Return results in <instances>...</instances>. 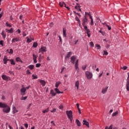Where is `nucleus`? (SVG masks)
Masks as SVG:
<instances>
[{"label": "nucleus", "instance_id": "nucleus-43", "mask_svg": "<svg viewBox=\"0 0 129 129\" xmlns=\"http://www.w3.org/2000/svg\"><path fill=\"white\" fill-rule=\"evenodd\" d=\"M28 97L25 96V97H22L21 99V100H26V99Z\"/></svg>", "mask_w": 129, "mask_h": 129}, {"label": "nucleus", "instance_id": "nucleus-46", "mask_svg": "<svg viewBox=\"0 0 129 129\" xmlns=\"http://www.w3.org/2000/svg\"><path fill=\"white\" fill-rule=\"evenodd\" d=\"M103 55H108V52L106 50H104Z\"/></svg>", "mask_w": 129, "mask_h": 129}, {"label": "nucleus", "instance_id": "nucleus-51", "mask_svg": "<svg viewBox=\"0 0 129 129\" xmlns=\"http://www.w3.org/2000/svg\"><path fill=\"white\" fill-rule=\"evenodd\" d=\"M87 67V66L86 65H85V66H83L82 68L83 70H85V69H86Z\"/></svg>", "mask_w": 129, "mask_h": 129}, {"label": "nucleus", "instance_id": "nucleus-5", "mask_svg": "<svg viewBox=\"0 0 129 129\" xmlns=\"http://www.w3.org/2000/svg\"><path fill=\"white\" fill-rule=\"evenodd\" d=\"M128 77L126 79V89L129 91V73H127Z\"/></svg>", "mask_w": 129, "mask_h": 129}, {"label": "nucleus", "instance_id": "nucleus-32", "mask_svg": "<svg viewBox=\"0 0 129 129\" xmlns=\"http://www.w3.org/2000/svg\"><path fill=\"white\" fill-rule=\"evenodd\" d=\"M72 55V52H69V53L67 55L66 58H70V56Z\"/></svg>", "mask_w": 129, "mask_h": 129}, {"label": "nucleus", "instance_id": "nucleus-20", "mask_svg": "<svg viewBox=\"0 0 129 129\" xmlns=\"http://www.w3.org/2000/svg\"><path fill=\"white\" fill-rule=\"evenodd\" d=\"M84 30H85L87 34L90 33V30L87 28V26H84Z\"/></svg>", "mask_w": 129, "mask_h": 129}, {"label": "nucleus", "instance_id": "nucleus-14", "mask_svg": "<svg viewBox=\"0 0 129 129\" xmlns=\"http://www.w3.org/2000/svg\"><path fill=\"white\" fill-rule=\"evenodd\" d=\"M77 6L75 7V9H76V10H77L78 12H81V13H82L81 9H80V5H79V4H77Z\"/></svg>", "mask_w": 129, "mask_h": 129}, {"label": "nucleus", "instance_id": "nucleus-19", "mask_svg": "<svg viewBox=\"0 0 129 129\" xmlns=\"http://www.w3.org/2000/svg\"><path fill=\"white\" fill-rule=\"evenodd\" d=\"M40 83L42 85V86H45L46 85V82L43 80H40L39 81Z\"/></svg>", "mask_w": 129, "mask_h": 129}, {"label": "nucleus", "instance_id": "nucleus-63", "mask_svg": "<svg viewBox=\"0 0 129 129\" xmlns=\"http://www.w3.org/2000/svg\"><path fill=\"white\" fill-rule=\"evenodd\" d=\"M77 108H78V110L80 109V108H79V103L77 104Z\"/></svg>", "mask_w": 129, "mask_h": 129}, {"label": "nucleus", "instance_id": "nucleus-57", "mask_svg": "<svg viewBox=\"0 0 129 129\" xmlns=\"http://www.w3.org/2000/svg\"><path fill=\"white\" fill-rule=\"evenodd\" d=\"M65 68H62V69H61V72H60V73H63V71H64V70H65Z\"/></svg>", "mask_w": 129, "mask_h": 129}, {"label": "nucleus", "instance_id": "nucleus-61", "mask_svg": "<svg viewBox=\"0 0 129 129\" xmlns=\"http://www.w3.org/2000/svg\"><path fill=\"white\" fill-rule=\"evenodd\" d=\"M51 112H56V109L55 108L53 109V110H51Z\"/></svg>", "mask_w": 129, "mask_h": 129}, {"label": "nucleus", "instance_id": "nucleus-1", "mask_svg": "<svg viewBox=\"0 0 129 129\" xmlns=\"http://www.w3.org/2000/svg\"><path fill=\"white\" fill-rule=\"evenodd\" d=\"M85 75L88 79H91L92 78V73L88 71L85 72Z\"/></svg>", "mask_w": 129, "mask_h": 129}, {"label": "nucleus", "instance_id": "nucleus-11", "mask_svg": "<svg viewBox=\"0 0 129 129\" xmlns=\"http://www.w3.org/2000/svg\"><path fill=\"white\" fill-rule=\"evenodd\" d=\"M37 58H38V56L36 54H33V59L34 63H37Z\"/></svg>", "mask_w": 129, "mask_h": 129}, {"label": "nucleus", "instance_id": "nucleus-26", "mask_svg": "<svg viewBox=\"0 0 129 129\" xmlns=\"http://www.w3.org/2000/svg\"><path fill=\"white\" fill-rule=\"evenodd\" d=\"M16 62H21V63L23 62L22 60H21V58H20V57H16Z\"/></svg>", "mask_w": 129, "mask_h": 129}, {"label": "nucleus", "instance_id": "nucleus-38", "mask_svg": "<svg viewBox=\"0 0 129 129\" xmlns=\"http://www.w3.org/2000/svg\"><path fill=\"white\" fill-rule=\"evenodd\" d=\"M33 46L34 48H37V47H38V43H37V42H34V43H33Z\"/></svg>", "mask_w": 129, "mask_h": 129}, {"label": "nucleus", "instance_id": "nucleus-49", "mask_svg": "<svg viewBox=\"0 0 129 129\" xmlns=\"http://www.w3.org/2000/svg\"><path fill=\"white\" fill-rule=\"evenodd\" d=\"M41 67V64L40 63H37L36 64V67L37 68H39V67Z\"/></svg>", "mask_w": 129, "mask_h": 129}, {"label": "nucleus", "instance_id": "nucleus-52", "mask_svg": "<svg viewBox=\"0 0 129 129\" xmlns=\"http://www.w3.org/2000/svg\"><path fill=\"white\" fill-rule=\"evenodd\" d=\"M91 14H90V13H87V12H85V16L86 17V16H90Z\"/></svg>", "mask_w": 129, "mask_h": 129}, {"label": "nucleus", "instance_id": "nucleus-50", "mask_svg": "<svg viewBox=\"0 0 129 129\" xmlns=\"http://www.w3.org/2000/svg\"><path fill=\"white\" fill-rule=\"evenodd\" d=\"M32 77H33L32 79H37V78H38V77H37V76H35L34 75H32Z\"/></svg>", "mask_w": 129, "mask_h": 129}, {"label": "nucleus", "instance_id": "nucleus-27", "mask_svg": "<svg viewBox=\"0 0 129 129\" xmlns=\"http://www.w3.org/2000/svg\"><path fill=\"white\" fill-rule=\"evenodd\" d=\"M50 94H51L52 96H56V93L54 92V90H51Z\"/></svg>", "mask_w": 129, "mask_h": 129}, {"label": "nucleus", "instance_id": "nucleus-25", "mask_svg": "<svg viewBox=\"0 0 129 129\" xmlns=\"http://www.w3.org/2000/svg\"><path fill=\"white\" fill-rule=\"evenodd\" d=\"M1 35L3 36V37L4 39H6V37H7V34H6V33H5L4 31H3L1 33Z\"/></svg>", "mask_w": 129, "mask_h": 129}, {"label": "nucleus", "instance_id": "nucleus-21", "mask_svg": "<svg viewBox=\"0 0 129 129\" xmlns=\"http://www.w3.org/2000/svg\"><path fill=\"white\" fill-rule=\"evenodd\" d=\"M2 77L4 80H9V77L6 75H3Z\"/></svg>", "mask_w": 129, "mask_h": 129}, {"label": "nucleus", "instance_id": "nucleus-33", "mask_svg": "<svg viewBox=\"0 0 129 129\" xmlns=\"http://www.w3.org/2000/svg\"><path fill=\"white\" fill-rule=\"evenodd\" d=\"M95 46L98 50H100V49H101V46H100L99 44H96Z\"/></svg>", "mask_w": 129, "mask_h": 129}, {"label": "nucleus", "instance_id": "nucleus-9", "mask_svg": "<svg viewBox=\"0 0 129 129\" xmlns=\"http://www.w3.org/2000/svg\"><path fill=\"white\" fill-rule=\"evenodd\" d=\"M76 60V56H73L71 57V62L73 64H74L75 63V60Z\"/></svg>", "mask_w": 129, "mask_h": 129}, {"label": "nucleus", "instance_id": "nucleus-2", "mask_svg": "<svg viewBox=\"0 0 129 129\" xmlns=\"http://www.w3.org/2000/svg\"><path fill=\"white\" fill-rule=\"evenodd\" d=\"M10 111L11 108H10V106H8V105H7L5 108L3 109V111L4 112H6V113H9V112H10Z\"/></svg>", "mask_w": 129, "mask_h": 129}, {"label": "nucleus", "instance_id": "nucleus-56", "mask_svg": "<svg viewBox=\"0 0 129 129\" xmlns=\"http://www.w3.org/2000/svg\"><path fill=\"white\" fill-rule=\"evenodd\" d=\"M59 42H62V38L60 36V35L58 36Z\"/></svg>", "mask_w": 129, "mask_h": 129}, {"label": "nucleus", "instance_id": "nucleus-18", "mask_svg": "<svg viewBox=\"0 0 129 129\" xmlns=\"http://www.w3.org/2000/svg\"><path fill=\"white\" fill-rule=\"evenodd\" d=\"M43 58H44V56L42 55V54H39V58H38L39 62H42V60L43 59Z\"/></svg>", "mask_w": 129, "mask_h": 129}, {"label": "nucleus", "instance_id": "nucleus-34", "mask_svg": "<svg viewBox=\"0 0 129 129\" xmlns=\"http://www.w3.org/2000/svg\"><path fill=\"white\" fill-rule=\"evenodd\" d=\"M54 90L55 92L57 93V94H60V91L59 90V89H58L57 88H55Z\"/></svg>", "mask_w": 129, "mask_h": 129}, {"label": "nucleus", "instance_id": "nucleus-40", "mask_svg": "<svg viewBox=\"0 0 129 129\" xmlns=\"http://www.w3.org/2000/svg\"><path fill=\"white\" fill-rule=\"evenodd\" d=\"M75 19L76 21L78 22V23H80L81 22V21H80V20H79V18L77 16L76 17Z\"/></svg>", "mask_w": 129, "mask_h": 129}, {"label": "nucleus", "instance_id": "nucleus-10", "mask_svg": "<svg viewBox=\"0 0 129 129\" xmlns=\"http://www.w3.org/2000/svg\"><path fill=\"white\" fill-rule=\"evenodd\" d=\"M107 89H108V87L102 88L101 93H102V94H105V93H106V92L107 91Z\"/></svg>", "mask_w": 129, "mask_h": 129}, {"label": "nucleus", "instance_id": "nucleus-55", "mask_svg": "<svg viewBox=\"0 0 129 129\" xmlns=\"http://www.w3.org/2000/svg\"><path fill=\"white\" fill-rule=\"evenodd\" d=\"M24 126L26 127V128H28L29 125L28 124V123H25Z\"/></svg>", "mask_w": 129, "mask_h": 129}, {"label": "nucleus", "instance_id": "nucleus-64", "mask_svg": "<svg viewBox=\"0 0 129 129\" xmlns=\"http://www.w3.org/2000/svg\"><path fill=\"white\" fill-rule=\"evenodd\" d=\"M112 126H113V125H112V124H111V125L109 127V128H108V129H112Z\"/></svg>", "mask_w": 129, "mask_h": 129}, {"label": "nucleus", "instance_id": "nucleus-47", "mask_svg": "<svg viewBox=\"0 0 129 129\" xmlns=\"http://www.w3.org/2000/svg\"><path fill=\"white\" fill-rule=\"evenodd\" d=\"M90 45L91 47H94V44L93 43V42H90Z\"/></svg>", "mask_w": 129, "mask_h": 129}, {"label": "nucleus", "instance_id": "nucleus-4", "mask_svg": "<svg viewBox=\"0 0 129 129\" xmlns=\"http://www.w3.org/2000/svg\"><path fill=\"white\" fill-rule=\"evenodd\" d=\"M22 88L20 90V92L21 93V95H25L26 94V91H27V89L24 87V86H22Z\"/></svg>", "mask_w": 129, "mask_h": 129}, {"label": "nucleus", "instance_id": "nucleus-48", "mask_svg": "<svg viewBox=\"0 0 129 129\" xmlns=\"http://www.w3.org/2000/svg\"><path fill=\"white\" fill-rule=\"evenodd\" d=\"M0 45H1L2 46V47H4V41L3 40L0 41Z\"/></svg>", "mask_w": 129, "mask_h": 129}, {"label": "nucleus", "instance_id": "nucleus-59", "mask_svg": "<svg viewBox=\"0 0 129 129\" xmlns=\"http://www.w3.org/2000/svg\"><path fill=\"white\" fill-rule=\"evenodd\" d=\"M127 69V67H123V68H122V69H123V70H126Z\"/></svg>", "mask_w": 129, "mask_h": 129}, {"label": "nucleus", "instance_id": "nucleus-58", "mask_svg": "<svg viewBox=\"0 0 129 129\" xmlns=\"http://www.w3.org/2000/svg\"><path fill=\"white\" fill-rule=\"evenodd\" d=\"M4 15V12H2L1 14H0V19L2 18V17H3V15Z\"/></svg>", "mask_w": 129, "mask_h": 129}, {"label": "nucleus", "instance_id": "nucleus-62", "mask_svg": "<svg viewBox=\"0 0 129 129\" xmlns=\"http://www.w3.org/2000/svg\"><path fill=\"white\" fill-rule=\"evenodd\" d=\"M51 123L52 124V125H53V126H55V123H54V121H51Z\"/></svg>", "mask_w": 129, "mask_h": 129}, {"label": "nucleus", "instance_id": "nucleus-29", "mask_svg": "<svg viewBox=\"0 0 129 129\" xmlns=\"http://www.w3.org/2000/svg\"><path fill=\"white\" fill-rule=\"evenodd\" d=\"M13 113H17V112H18V110H17V108H16V107H14L13 108Z\"/></svg>", "mask_w": 129, "mask_h": 129}, {"label": "nucleus", "instance_id": "nucleus-36", "mask_svg": "<svg viewBox=\"0 0 129 129\" xmlns=\"http://www.w3.org/2000/svg\"><path fill=\"white\" fill-rule=\"evenodd\" d=\"M60 83H61L60 82H57L55 83V87H56V88H58V87L60 85Z\"/></svg>", "mask_w": 129, "mask_h": 129}, {"label": "nucleus", "instance_id": "nucleus-42", "mask_svg": "<svg viewBox=\"0 0 129 129\" xmlns=\"http://www.w3.org/2000/svg\"><path fill=\"white\" fill-rule=\"evenodd\" d=\"M117 113H118V112L116 111L112 114V116H115V115H117Z\"/></svg>", "mask_w": 129, "mask_h": 129}, {"label": "nucleus", "instance_id": "nucleus-44", "mask_svg": "<svg viewBox=\"0 0 129 129\" xmlns=\"http://www.w3.org/2000/svg\"><path fill=\"white\" fill-rule=\"evenodd\" d=\"M90 25L91 26H93L94 25V23H93V19H91Z\"/></svg>", "mask_w": 129, "mask_h": 129}, {"label": "nucleus", "instance_id": "nucleus-3", "mask_svg": "<svg viewBox=\"0 0 129 129\" xmlns=\"http://www.w3.org/2000/svg\"><path fill=\"white\" fill-rule=\"evenodd\" d=\"M82 25L83 26V27H84V26H85V24H88V22L87 20V18H86V16H84V17L83 18V20H82Z\"/></svg>", "mask_w": 129, "mask_h": 129}, {"label": "nucleus", "instance_id": "nucleus-30", "mask_svg": "<svg viewBox=\"0 0 129 129\" xmlns=\"http://www.w3.org/2000/svg\"><path fill=\"white\" fill-rule=\"evenodd\" d=\"M59 6L60 7H63V6H64V7H66V4L64 2H62V3L59 2Z\"/></svg>", "mask_w": 129, "mask_h": 129}, {"label": "nucleus", "instance_id": "nucleus-17", "mask_svg": "<svg viewBox=\"0 0 129 129\" xmlns=\"http://www.w3.org/2000/svg\"><path fill=\"white\" fill-rule=\"evenodd\" d=\"M7 104L0 102V107L1 108H5L7 106Z\"/></svg>", "mask_w": 129, "mask_h": 129}, {"label": "nucleus", "instance_id": "nucleus-60", "mask_svg": "<svg viewBox=\"0 0 129 129\" xmlns=\"http://www.w3.org/2000/svg\"><path fill=\"white\" fill-rule=\"evenodd\" d=\"M59 109H63V105H61L59 106Z\"/></svg>", "mask_w": 129, "mask_h": 129}, {"label": "nucleus", "instance_id": "nucleus-39", "mask_svg": "<svg viewBox=\"0 0 129 129\" xmlns=\"http://www.w3.org/2000/svg\"><path fill=\"white\" fill-rule=\"evenodd\" d=\"M49 111V108L43 110L42 111L43 113H46V112H48Z\"/></svg>", "mask_w": 129, "mask_h": 129}, {"label": "nucleus", "instance_id": "nucleus-13", "mask_svg": "<svg viewBox=\"0 0 129 129\" xmlns=\"http://www.w3.org/2000/svg\"><path fill=\"white\" fill-rule=\"evenodd\" d=\"M19 41H20V38L16 37L12 39V43H16V42H19Z\"/></svg>", "mask_w": 129, "mask_h": 129}, {"label": "nucleus", "instance_id": "nucleus-41", "mask_svg": "<svg viewBox=\"0 0 129 129\" xmlns=\"http://www.w3.org/2000/svg\"><path fill=\"white\" fill-rule=\"evenodd\" d=\"M6 25L7 26V27H9V28H11L12 27V25H11V24H9V22H6Z\"/></svg>", "mask_w": 129, "mask_h": 129}, {"label": "nucleus", "instance_id": "nucleus-24", "mask_svg": "<svg viewBox=\"0 0 129 129\" xmlns=\"http://www.w3.org/2000/svg\"><path fill=\"white\" fill-rule=\"evenodd\" d=\"M75 86L77 87V89H79V81H77V82H76Z\"/></svg>", "mask_w": 129, "mask_h": 129}, {"label": "nucleus", "instance_id": "nucleus-12", "mask_svg": "<svg viewBox=\"0 0 129 129\" xmlns=\"http://www.w3.org/2000/svg\"><path fill=\"white\" fill-rule=\"evenodd\" d=\"M83 124L86 125L87 127H89V122L88 121H87L86 120H83Z\"/></svg>", "mask_w": 129, "mask_h": 129}, {"label": "nucleus", "instance_id": "nucleus-28", "mask_svg": "<svg viewBox=\"0 0 129 129\" xmlns=\"http://www.w3.org/2000/svg\"><path fill=\"white\" fill-rule=\"evenodd\" d=\"M34 65L33 64H31V65H29L27 68H29V69H30V70H33V69H34Z\"/></svg>", "mask_w": 129, "mask_h": 129}, {"label": "nucleus", "instance_id": "nucleus-16", "mask_svg": "<svg viewBox=\"0 0 129 129\" xmlns=\"http://www.w3.org/2000/svg\"><path fill=\"white\" fill-rule=\"evenodd\" d=\"M3 62H4V64H7L8 62V56H7V55H5L4 56L3 59Z\"/></svg>", "mask_w": 129, "mask_h": 129}, {"label": "nucleus", "instance_id": "nucleus-37", "mask_svg": "<svg viewBox=\"0 0 129 129\" xmlns=\"http://www.w3.org/2000/svg\"><path fill=\"white\" fill-rule=\"evenodd\" d=\"M73 43L75 44V45H77V43H78V39H74V40H73Z\"/></svg>", "mask_w": 129, "mask_h": 129}, {"label": "nucleus", "instance_id": "nucleus-23", "mask_svg": "<svg viewBox=\"0 0 129 129\" xmlns=\"http://www.w3.org/2000/svg\"><path fill=\"white\" fill-rule=\"evenodd\" d=\"M63 37L66 38V29L63 28Z\"/></svg>", "mask_w": 129, "mask_h": 129}, {"label": "nucleus", "instance_id": "nucleus-45", "mask_svg": "<svg viewBox=\"0 0 129 129\" xmlns=\"http://www.w3.org/2000/svg\"><path fill=\"white\" fill-rule=\"evenodd\" d=\"M106 26L107 27V28H108L109 31H110V30H111V27H110L109 25L106 24Z\"/></svg>", "mask_w": 129, "mask_h": 129}, {"label": "nucleus", "instance_id": "nucleus-8", "mask_svg": "<svg viewBox=\"0 0 129 129\" xmlns=\"http://www.w3.org/2000/svg\"><path fill=\"white\" fill-rule=\"evenodd\" d=\"M72 113H73L72 111L71 110L66 111V114H67L69 118L70 117H73V115H72Z\"/></svg>", "mask_w": 129, "mask_h": 129}, {"label": "nucleus", "instance_id": "nucleus-15", "mask_svg": "<svg viewBox=\"0 0 129 129\" xmlns=\"http://www.w3.org/2000/svg\"><path fill=\"white\" fill-rule=\"evenodd\" d=\"M6 31L7 33H9L10 34H12V33H14V29L13 28H11L10 30L6 29Z\"/></svg>", "mask_w": 129, "mask_h": 129}, {"label": "nucleus", "instance_id": "nucleus-7", "mask_svg": "<svg viewBox=\"0 0 129 129\" xmlns=\"http://www.w3.org/2000/svg\"><path fill=\"white\" fill-rule=\"evenodd\" d=\"M46 47L42 46L39 50V53H42V54H44V52H46Z\"/></svg>", "mask_w": 129, "mask_h": 129}, {"label": "nucleus", "instance_id": "nucleus-53", "mask_svg": "<svg viewBox=\"0 0 129 129\" xmlns=\"http://www.w3.org/2000/svg\"><path fill=\"white\" fill-rule=\"evenodd\" d=\"M9 53L10 54H13L14 53V50H13V49H10Z\"/></svg>", "mask_w": 129, "mask_h": 129}, {"label": "nucleus", "instance_id": "nucleus-54", "mask_svg": "<svg viewBox=\"0 0 129 129\" xmlns=\"http://www.w3.org/2000/svg\"><path fill=\"white\" fill-rule=\"evenodd\" d=\"M26 73H27V74H31V72H30V70H27V71H26Z\"/></svg>", "mask_w": 129, "mask_h": 129}, {"label": "nucleus", "instance_id": "nucleus-22", "mask_svg": "<svg viewBox=\"0 0 129 129\" xmlns=\"http://www.w3.org/2000/svg\"><path fill=\"white\" fill-rule=\"evenodd\" d=\"M76 122L78 126H81V122H80V121H79V120L77 119L76 120Z\"/></svg>", "mask_w": 129, "mask_h": 129}, {"label": "nucleus", "instance_id": "nucleus-31", "mask_svg": "<svg viewBox=\"0 0 129 129\" xmlns=\"http://www.w3.org/2000/svg\"><path fill=\"white\" fill-rule=\"evenodd\" d=\"M99 32L102 35V36H105V32L102 31L101 29Z\"/></svg>", "mask_w": 129, "mask_h": 129}, {"label": "nucleus", "instance_id": "nucleus-6", "mask_svg": "<svg viewBox=\"0 0 129 129\" xmlns=\"http://www.w3.org/2000/svg\"><path fill=\"white\" fill-rule=\"evenodd\" d=\"M78 62H79V60L77 59L76 61V62L75 64V68L76 71H77V72H79V68Z\"/></svg>", "mask_w": 129, "mask_h": 129}, {"label": "nucleus", "instance_id": "nucleus-35", "mask_svg": "<svg viewBox=\"0 0 129 129\" xmlns=\"http://www.w3.org/2000/svg\"><path fill=\"white\" fill-rule=\"evenodd\" d=\"M11 64L12 65H16V62L14 61V59H10Z\"/></svg>", "mask_w": 129, "mask_h": 129}]
</instances>
